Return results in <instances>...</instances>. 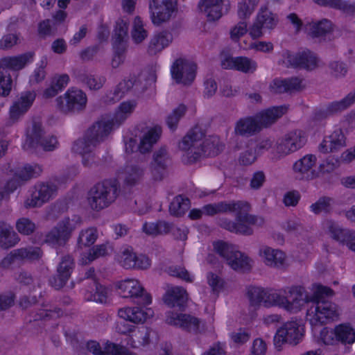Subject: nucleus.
I'll return each mask as SVG.
<instances>
[{
  "label": "nucleus",
  "instance_id": "nucleus-1",
  "mask_svg": "<svg viewBox=\"0 0 355 355\" xmlns=\"http://www.w3.org/2000/svg\"><path fill=\"white\" fill-rule=\"evenodd\" d=\"M136 106L137 103L134 100L121 103L112 118L107 121H98L87 130L83 138L73 142L71 150L82 156L85 166H91L95 163V157L92 152L93 148L107 137L114 128L119 127Z\"/></svg>",
  "mask_w": 355,
  "mask_h": 355
},
{
  "label": "nucleus",
  "instance_id": "nucleus-2",
  "mask_svg": "<svg viewBox=\"0 0 355 355\" xmlns=\"http://www.w3.org/2000/svg\"><path fill=\"white\" fill-rule=\"evenodd\" d=\"M223 145L216 135L205 137V132L200 128H191L179 144V148L184 151L182 162L190 165L198 162L201 157H215L223 150Z\"/></svg>",
  "mask_w": 355,
  "mask_h": 355
},
{
  "label": "nucleus",
  "instance_id": "nucleus-3",
  "mask_svg": "<svg viewBox=\"0 0 355 355\" xmlns=\"http://www.w3.org/2000/svg\"><path fill=\"white\" fill-rule=\"evenodd\" d=\"M250 205L246 201H221L217 203V209L219 213H236V222L230 219H222L220 226L231 232L245 236L252 234L253 230L250 226L256 224L257 217L250 214Z\"/></svg>",
  "mask_w": 355,
  "mask_h": 355
},
{
  "label": "nucleus",
  "instance_id": "nucleus-4",
  "mask_svg": "<svg viewBox=\"0 0 355 355\" xmlns=\"http://www.w3.org/2000/svg\"><path fill=\"white\" fill-rule=\"evenodd\" d=\"M119 184L116 179H105L94 185L88 192V202L92 209L100 211L109 207L116 198Z\"/></svg>",
  "mask_w": 355,
  "mask_h": 355
},
{
  "label": "nucleus",
  "instance_id": "nucleus-5",
  "mask_svg": "<svg viewBox=\"0 0 355 355\" xmlns=\"http://www.w3.org/2000/svg\"><path fill=\"white\" fill-rule=\"evenodd\" d=\"M154 312L151 309L146 307H124L118 311V315L123 319L122 321L116 322V330L118 333L124 335H130L135 330V326L129 324H142L148 318L152 317Z\"/></svg>",
  "mask_w": 355,
  "mask_h": 355
},
{
  "label": "nucleus",
  "instance_id": "nucleus-6",
  "mask_svg": "<svg viewBox=\"0 0 355 355\" xmlns=\"http://www.w3.org/2000/svg\"><path fill=\"white\" fill-rule=\"evenodd\" d=\"M213 248L215 252L223 258L234 270L241 272L251 270L250 259L236 250L232 245L223 240H217L213 242Z\"/></svg>",
  "mask_w": 355,
  "mask_h": 355
},
{
  "label": "nucleus",
  "instance_id": "nucleus-7",
  "mask_svg": "<svg viewBox=\"0 0 355 355\" xmlns=\"http://www.w3.org/2000/svg\"><path fill=\"white\" fill-rule=\"evenodd\" d=\"M338 316L337 306L331 301L311 303L306 311V320L311 327L322 325L334 321Z\"/></svg>",
  "mask_w": 355,
  "mask_h": 355
},
{
  "label": "nucleus",
  "instance_id": "nucleus-8",
  "mask_svg": "<svg viewBox=\"0 0 355 355\" xmlns=\"http://www.w3.org/2000/svg\"><path fill=\"white\" fill-rule=\"evenodd\" d=\"M57 108L62 113L80 112L85 109L87 102L86 94L81 89L71 87L64 96L56 98Z\"/></svg>",
  "mask_w": 355,
  "mask_h": 355
},
{
  "label": "nucleus",
  "instance_id": "nucleus-9",
  "mask_svg": "<svg viewBox=\"0 0 355 355\" xmlns=\"http://www.w3.org/2000/svg\"><path fill=\"white\" fill-rule=\"evenodd\" d=\"M277 306L290 312H297L306 303L311 302L310 295L302 286H292L288 288L286 296L277 293Z\"/></svg>",
  "mask_w": 355,
  "mask_h": 355
},
{
  "label": "nucleus",
  "instance_id": "nucleus-10",
  "mask_svg": "<svg viewBox=\"0 0 355 355\" xmlns=\"http://www.w3.org/2000/svg\"><path fill=\"white\" fill-rule=\"evenodd\" d=\"M128 31V24L126 21L123 19L116 21L112 35L114 53L111 64L113 68H117L124 61Z\"/></svg>",
  "mask_w": 355,
  "mask_h": 355
},
{
  "label": "nucleus",
  "instance_id": "nucleus-11",
  "mask_svg": "<svg viewBox=\"0 0 355 355\" xmlns=\"http://www.w3.org/2000/svg\"><path fill=\"white\" fill-rule=\"evenodd\" d=\"M288 67L312 71L318 66V58L311 51L306 49L298 53L286 51L283 53Z\"/></svg>",
  "mask_w": 355,
  "mask_h": 355
},
{
  "label": "nucleus",
  "instance_id": "nucleus-12",
  "mask_svg": "<svg viewBox=\"0 0 355 355\" xmlns=\"http://www.w3.org/2000/svg\"><path fill=\"white\" fill-rule=\"evenodd\" d=\"M74 229L75 225L71 223L69 217H64L46 234L44 241L53 246H64L71 238Z\"/></svg>",
  "mask_w": 355,
  "mask_h": 355
},
{
  "label": "nucleus",
  "instance_id": "nucleus-13",
  "mask_svg": "<svg viewBox=\"0 0 355 355\" xmlns=\"http://www.w3.org/2000/svg\"><path fill=\"white\" fill-rule=\"evenodd\" d=\"M246 295L250 306L254 309H258L262 304L267 308L277 306V293L269 289L251 285L247 287Z\"/></svg>",
  "mask_w": 355,
  "mask_h": 355
},
{
  "label": "nucleus",
  "instance_id": "nucleus-14",
  "mask_svg": "<svg viewBox=\"0 0 355 355\" xmlns=\"http://www.w3.org/2000/svg\"><path fill=\"white\" fill-rule=\"evenodd\" d=\"M197 65L183 58L175 60L171 69L173 78L178 84L191 85L196 76Z\"/></svg>",
  "mask_w": 355,
  "mask_h": 355
},
{
  "label": "nucleus",
  "instance_id": "nucleus-15",
  "mask_svg": "<svg viewBox=\"0 0 355 355\" xmlns=\"http://www.w3.org/2000/svg\"><path fill=\"white\" fill-rule=\"evenodd\" d=\"M302 336L299 324L296 321H288L277 330L274 336V344L279 349L284 343L297 345Z\"/></svg>",
  "mask_w": 355,
  "mask_h": 355
},
{
  "label": "nucleus",
  "instance_id": "nucleus-16",
  "mask_svg": "<svg viewBox=\"0 0 355 355\" xmlns=\"http://www.w3.org/2000/svg\"><path fill=\"white\" fill-rule=\"evenodd\" d=\"M355 103V90L349 92L346 96L338 101H333L327 105L316 107L313 113L314 121H321L329 116L341 112Z\"/></svg>",
  "mask_w": 355,
  "mask_h": 355
},
{
  "label": "nucleus",
  "instance_id": "nucleus-17",
  "mask_svg": "<svg viewBox=\"0 0 355 355\" xmlns=\"http://www.w3.org/2000/svg\"><path fill=\"white\" fill-rule=\"evenodd\" d=\"M176 0H150L149 10L153 23L160 25L168 20L176 10Z\"/></svg>",
  "mask_w": 355,
  "mask_h": 355
},
{
  "label": "nucleus",
  "instance_id": "nucleus-18",
  "mask_svg": "<svg viewBox=\"0 0 355 355\" xmlns=\"http://www.w3.org/2000/svg\"><path fill=\"white\" fill-rule=\"evenodd\" d=\"M75 267L74 259L69 254L62 257L57 268V274L49 279L52 287L59 290L64 287L71 275Z\"/></svg>",
  "mask_w": 355,
  "mask_h": 355
},
{
  "label": "nucleus",
  "instance_id": "nucleus-19",
  "mask_svg": "<svg viewBox=\"0 0 355 355\" xmlns=\"http://www.w3.org/2000/svg\"><path fill=\"white\" fill-rule=\"evenodd\" d=\"M119 288L123 291V297H135L144 306L152 303V297L147 293L137 279H125L119 283Z\"/></svg>",
  "mask_w": 355,
  "mask_h": 355
},
{
  "label": "nucleus",
  "instance_id": "nucleus-20",
  "mask_svg": "<svg viewBox=\"0 0 355 355\" xmlns=\"http://www.w3.org/2000/svg\"><path fill=\"white\" fill-rule=\"evenodd\" d=\"M220 65L224 69H232L243 73H253L257 69V62L246 56H226L221 60Z\"/></svg>",
  "mask_w": 355,
  "mask_h": 355
},
{
  "label": "nucleus",
  "instance_id": "nucleus-21",
  "mask_svg": "<svg viewBox=\"0 0 355 355\" xmlns=\"http://www.w3.org/2000/svg\"><path fill=\"white\" fill-rule=\"evenodd\" d=\"M306 136L304 131L295 130L287 133L277 146L279 153L288 155L301 148L306 142Z\"/></svg>",
  "mask_w": 355,
  "mask_h": 355
},
{
  "label": "nucleus",
  "instance_id": "nucleus-22",
  "mask_svg": "<svg viewBox=\"0 0 355 355\" xmlns=\"http://www.w3.org/2000/svg\"><path fill=\"white\" fill-rule=\"evenodd\" d=\"M166 322L188 332L197 333L199 330L200 320L189 314L170 311L166 315Z\"/></svg>",
  "mask_w": 355,
  "mask_h": 355
},
{
  "label": "nucleus",
  "instance_id": "nucleus-23",
  "mask_svg": "<svg viewBox=\"0 0 355 355\" xmlns=\"http://www.w3.org/2000/svg\"><path fill=\"white\" fill-rule=\"evenodd\" d=\"M35 191L31 195V199L26 201L27 207H35L41 206L43 203L49 200L56 192L57 187L53 183L42 182L35 186Z\"/></svg>",
  "mask_w": 355,
  "mask_h": 355
},
{
  "label": "nucleus",
  "instance_id": "nucleus-24",
  "mask_svg": "<svg viewBox=\"0 0 355 355\" xmlns=\"http://www.w3.org/2000/svg\"><path fill=\"white\" fill-rule=\"evenodd\" d=\"M288 110V106L282 105L268 107L254 114L261 130L273 124L278 119L285 114Z\"/></svg>",
  "mask_w": 355,
  "mask_h": 355
},
{
  "label": "nucleus",
  "instance_id": "nucleus-25",
  "mask_svg": "<svg viewBox=\"0 0 355 355\" xmlns=\"http://www.w3.org/2000/svg\"><path fill=\"white\" fill-rule=\"evenodd\" d=\"M171 162L170 156L165 146L160 147L154 152L151 169L154 180H162Z\"/></svg>",
  "mask_w": 355,
  "mask_h": 355
},
{
  "label": "nucleus",
  "instance_id": "nucleus-26",
  "mask_svg": "<svg viewBox=\"0 0 355 355\" xmlns=\"http://www.w3.org/2000/svg\"><path fill=\"white\" fill-rule=\"evenodd\" d=\"M36 97L34 92L27 91L21 94L20 98L15 101L9 110L10 119L15 121L24 114L31 107Z\"/></svg>",
  "mask_w": 355,
  "mask_h": 355
},
{
  "label": "nucleus",
  "instance_id": "nucleus-27",
  "mask_svg": "<svg viewBox=\"0 0 355 355\" xmlns=\"http://www.w3.org/2000/svg\"><path fill=\"white\" fill-rule=\"evenodd\" d=\"M163 300L168 307H178L180 311H183L187 306L188 293L182 286H173L166 292Z\"/></svg>",
  "mask_w": 355,
  "mask_h": 355
},
{
  "label": "nucleus",
  "instance_id": "nucleus-28",
  "mask_svg": "<svg viewBox=\"0 0 355 355\" xmlns=\"http://www.w3.org/2000/svg\"><path fill=\"white\" fill-rule=\"evenodd\" d=\"M33 56L34 53L29 51L18 55L3 57L0 59V68L4 71L6 69L19 71L32 62Z\"/></svg>",
  "mask_w": 355,
  "mask_h": 355
},
{
  "label": "nucleus",
  "instance_id": "nucleus-29",
  "mask_svg": "<svg viewBox=\"0 0 355 355\" xmlns=\"http://www.w3.org/2000/svg\"><path fill=\"white\" fill-rule=\"evenodd\" d=\"M302 88V79L295 76L288 78H275L270 84L271 91L275 94L298 92Z\"/></svg>",
  "mask_w": 355,
  "mask_h": 355
},
{
  "label": "nucleus",
  "instance_id": "nucleus-30",
  "mask_svg": "<svg viewBox=\"0 0 355 355\" xmlns=\"http://www.w3.org/2000/svg\"><path fill=\"white\" fill-rule=\"evenodd\" d=\"M275 26V22L272 14L266 10H261L258 13L256 20L250 26L249 33L252 38L260 37L263 33V28L272 29Z\"/></svg>",
  "mask_w": 355,
  "mask_h": 355
},
{
  "label": "nucleus",
  "instance_id": "nucleus-31",
  "mask_svg": "<svg viewBox=\"0 0 355 355\" xmlns=\"http://www.w3.org/2000/svg\"><path fill=\"white\" fill-rule=\"evenodd\" d=\"M261 131V128L254 115L240 118L234 126L235 134L244 137H252Z\"/></svg>",
  "mask_w": 355,
  "mask_h": 355
},
{
  "label": "nucleus",
  "instance_id": "nucleus-32",
  "mask_svg": "<svg viewBox=\"0 0 355 355\" xmlns=\"http://www.w3.org/2000/svg\"><path fill=\"white\" fill-rule=\"evenodd\" d=\"M329 231L334 240L355 252V231L343 229L335 223L329 225Z\"/></svg>",
  "mask_w": 355,
  "mask_h": 355
},
{
  "label": "nucleus",
  "instance_id": "nucleus-33",
  "mask_svg": "<svg viewBox=\"0 0 355 355\" xmlns=\"http://www.w3.org/2000/svg\"><path fill=\"white\" fill-rule=\"evenodd\" d=\"M86 347L94 355H124L126 349L121 345L107 341L102 350L99 343L92 340L87 342Z\"/></svg>",
  "mask_w": 355,
  "mask_h": 355
},
{
  "label": "nucleus",
  "instance_id": "nucleus-34",
  "mask_svg": "<svg viewBox=\"0 0 355 355\" xmlns=\"http://www.w3.org/2000/svg\"><path fill=\"white\" fill-rule=\"evenodd\" d=\"M345 136L340 128H336L327 137H325L319 146V150L322 153L333 152L345 145Z\"/></svg>",
  "mask_w": 355,
  "mask_h": 355
},
{
  "label": "nucleus",
  "instance_id": "nucleus-35",
  "mask_svg": "<svg viewBox=\"0 0 355 355\" xmlns=\"http://www.w3.org/2000/svg\"><path fill=\"white\" fill-rule=\"evenodd\" d=\"M259 256L268 266L282 268L284 266L286 254L279 250L272 249L268 246H263L259 250Z\"/></svg>",
  "mask_w": 355,
  "mask_h": 355
},
{
  "label": "nucleus",
  "instance_id": "nucleus-36",
  "mask_svg": "<svg viewBox=\"0 0 355 355\" xmlns=\"http://www.w3.org/2000/svg\"><path fill=\"white\" fill-rule=\"evenodd\" d=\"M173 37L167 31H162L153 35L148 46V53L155 55L167 47L172 42Z\"/></svg>",
  "mask_w": 355,
  "mask_h": 355
},
{
  "label": "nucleus",
  "instance_id": "nucleus-37",
  "mask_svg": "<svg viewBox=\"0 0 355 355\" xmlns=\"http://www.w3.org/2000/svg\"><path fill=\"white\" fill-rule=\"evenodd\" d=\"M162 132V128L159 125L150 128L141 138L139 144L137 146L138 150L141 154L150 152L153 146L159 139Z\"/></svg>",
  "mask_w": 355,
  "mask_h": 355
},
{
  "label": "nucleus",
  "instance_id": "nucleus-38",
  "mask_svg": "<svg viewBox=\"0 0 355 355\" xmlns=\"http://www.w3.org/2000/svg\"><path fill=\"white\" fill-rule=\"evenodd\" d=\"M223 0H200L198 8L207 14L209 21H215L222 17V6Z\"/></svg>",
  "mask_w": 355,
  "mask_h": 355
},
{
  "label": "nucleus",
  "instance_id": "nucleus-39",
  "mask_svg": "<svg viewBox=\"0 0 355 355\" xmlns=\"http://www.w3.org/2000/svg\"><path fill=\"white\" fill-rule=\"evenodd\" d=\"M304 26L306 30L309 27L308 34L313 38L325 37L334 31V24L327 19H322L315 22H308Z\"/></svg>",
  "mask_w": 355,
  "mask_h": 355
},
{
  "label": "nucleus",
  "instance_id": "nucleus-40",
  "mask_svg": "<svg viewBox=\"0 0 355 355\" xmlns=\"http://www.w3.org/2000/svg\"><path fill=\"white\" fill-rule=\"evenodd\" d=\"M313 1L319 6L338 10L347 16L355 15V1L348 0H313Z\"/></svg>",
  "mask_w": 355,
  "mask_h": 355
},
{
  "label": "nucleus",
  "instance_id": "nucleus-41",
  "mask_svg": "<svg viewBox=\"0 0 355 355\" xmlns=\"http://www.w3.org/2000/svg\"><path fill=\"white\" fill-rule=\"evenodd\" d=\"M135 82V77L128 80L124 79L116 86L113 92L110 91L106 94L105 101L108 103L118 102L134 86Z\"/></svg>",
  "mask_w": 355,
  "mask_h": 355
},
{
  "label": "nucleus",
  "instance_id": "nucleus-42",
  "mask_svg": "<svg viewBox=\"0 0 355 355\" xmlns=\"http://www.w3.org/2000/svg\"><path fill=\"white\" fill-rule=\"evenodd\" d=\"M19 241L18 234L12 230L11 226L0 220V247L8 249Z\"/></svg>",
  "mask_w": 355,
  "mask_h": 355
},
{
  "label": "nucleus",
  "instance_id": "nucleus-43",
  "mask_svg": "<svg viewBox=\"0 0 355 355\" xmlns=\"http://www.w3.org/2000/svg\"><path fill=\"white\" fill-rule=\"evenodd\" d=\"M77 80L86 85L90 89L98 90L101 89L105 82L104 76L95 77L87 74L85 69H80L75 72Z\"/></svg>",
  "mask_w": 355,
  "mask_h": 355
},
{
  "label": "nucleus",
  "instance_id": "nucleus-44",
  "mask_svg": "<svg viewBox=\"0 0 355 355\" xmlns=\"http://www.w3.org/2000/svg\"><path fill=\"white\" fill-rule=\"evenodd\" d=\"M190 200L183 196H175L169 205V212L172 216L180 217L184 216L190 207Z\"/></svg>",
  "mask_w": 355,
  "mask_h": 355
},
{
  "label": "nucleus",
  "instance_id": "nucleus-45",
  "mask_svg": "<svg viewBox=\"0 0 355 355\" xmlns=\"http://www.w3.org/2000/svg\"><path fill=\"white\" fill-rule=\"evenodd\" d=\"M42 135L43 129L42 125L38 123H34L31 134L27 135L26 141L23 145V148L26 150H31L37 148L43 137Z\"/></svg>",
  "mask_w": 355,
  "mask_h": 355
},
{
  "label": "nucleus",
  "instance_id": "nucleus-46",
  "mask_svg": "<svg viewBox=\"0 0 355 355\" xmlns=\"http://www.w3.org/2000/svg\"><path fill=\"white\" fill-rule=\"evenodd\" d=\"M143 232L148 235L168 234L171 230V223L159 220L156 223L145 222L142 226Z\"/></svg>",
  "mask_w": 355,
  "mask_h": 355
},
{
  "label": "nucleus",
  "instance_id": "nucleus-47",
  "mask_svg": "<svg viewBox=\"0 0 355 355\" xmlns=\"http://www.w3.org/2000/svg\"><path fill=\"white\" fill-rule=\"evenodd\" d=\"M42 171L41 166L34 164H26L15 172V177L23 182L38 177Z\"/></svg>",
  "mask_w": 355,
  "mask_h": 355
},
{
  "label": "nucleus",
  "instance_id": "nucleus-48",
  "mask_svg": "<svg viewBox=\"0 0 355 355\" xmlns=\"http://www.w3.org/2000/svg\"><path fill=\"white\" fill-rule=\"evenodd\" d=\"M338 343L352 344L355 342V330L349 324H340L335 327Z\"/></svg>",
  "mask_w": 355,
  "mask_h": 355
},
{
  "label": "nucleus",
  "instance_id": "nucleus-49",
  "mask_svg": "<svg viewBox=\"0 0 355 355\" xmlns=\"http://www.w3.org/2000/svg\"><path fill=\"white\" fill-rule=\"evenodd\" d=\"M93 287H94V292L90 291L88 293V295L87 294L85 295L87 300L100 304L107 303L108 298V288L99 284L98 281L95 280H94Z\"/></svg>",
  "mask_w": 355,
  "mask_h": 355
},
{
  "label": "nucleus",
  "instance_id": "nucleus-50",
  "mask_svg": "<svg viewBox=\"0 0 355 355\" xmlns=\"http://www.w3.org/2000/svg\"><path fill=\"white\" fill-rule=\"evenodd\" d=\"M125 184L127 186L135 185L144 175V168L137 164L127 165L125 168Z\"/></svg>",
  "mask_w": 355,
  "mask_h": 355
},
{
  "label": "nucleus",
  "instance_id": "nucleus-51",
  "mask_svg": "<svg viewBox=\"0 0 355 355\" xmlns=\"http://www.w3.org/2000/svg\"><path fill=\"white\" fill-rule=\"evenodd\" d=\"M19 261H37L43 254V252L40 247L29 246L27 248H21L17 249Z\"/></svg>",
  "mask_w": 355,
  "mask_h": 355
},
{
  "label": "nucleus",
  "instance_id": "nucleus-52",
  "mask_svg": "<svg viewBox=\"0 0 355 355\" xmlns=\"http://www.w3.org/2000/svg\"><path fill=\"white\" fill-rule=\"evenodd\" d=\"M317 158L315 155L309 154L296 161L293 164V170L295 172L305 173L309 171L315 164Z\"/></svg>",
  "mask_w": 355,
  "mask_h": 355
},
{
  "label": "nucleus",
  "instance_id": "nucleus-53",
  "mask_svg": "<svg viewBox=\"0 0 355 355\" xmlns=\"http://www.w3.org/2000/svg\"><path fill=\"white\" fill-rule=\"evenodd\" d=\"M166 271L170 276L179 278L186 282L191 283L194 280V276L182 266H169Z\"/></svg>",
  "mask_w": 355,
  "mask_h": 355
},
{
  "label": "nucleus",
  "instance_id": "nucleus-54",
  "mask_svg": "<svg viewBox=\"0 0 355 355\" xmlns=\"http://www.w3.org/2000/svg\"><path fill=\"white\" fill-rule=\"evenodd\" d=\"M186 111L187 106L181 103L167 116L166 124L171 131H175L177 129L179 121L184 115Z\"/></svg>",
  "mask_w": 355,
  "mask_h": 355
},
{
  "label": "nucleus",
  "instance_id": "nucleus-55",
  "mask_svg": "<svg viewBox=\"0 0 355 355\" xmlns=\"http://www.w3.org/2000/svg\"><path fill=\"white\" fill-rule=\"evenodd\" d=\"M334 295V290L327 286L317 284L315 286L313 293L310 295L311 303H318L320 301H327L326 297H332Z\"/></svg>",
  "mask_w": 355,
  "mask_h": 355
},
{
  "label": "nucleus",
  "instance_id": "nucleus-56",
  "mask_svg": "<svg viewBox=\"0 0 355 355\" xmlns=\"http://www.w3.org/2000/svg\"><path fill=\"white\" fill-rule=\"evenodd\" d=\"M98 238V232L95 227H89L81 230L78 238L79 245L90 246L93 245Z\"/></svg>",
  "mask_w": 355,
  "mask_h": 355
},
{
  "label": "nucleus",
  "instance_id": "nucleus-57",
  "mask_svg": "<svg viewBox=\"0 0 355 355\" xmlns=\"http://www.w3.org/2000/svg\"><path fill=\"white\" fill-rule=\"evenodd\" d=\"M333 199L327 196L320 197L315 202L313 203L309 209L315 214L321 212L329 214L331 211V202Z\"/></svg>",
  "mask_w": 355,
  "mask_h": 355
},
{
  "label": "nucleus",
  "instance_id": "nucleus-58",
  "mask_svg": "<svg viewBox=\"0 0 355 355\" xmlns=\"http://www.w3.org/2000/svg\"><path fill=\"white\" fill-rule=\"evenodd\" d=\"M147 37V32L144 28L143 21L140 17L137 16L134 19V25L132 31V37L136 44L143 42Z\"/></svg>",
  "mask_w": 355,
  "mask_h": 355
},
{
  "label": "nucleus",
  "instance_id": "nucleus-59",
  "mask_svg": "<svg viewBox=\"0 0 355 355\" xmlns=\"http://www.w3.org/2000/svg\"><path fill=\"white\" fill-rule=\"evenodd\" d=\"M259 0H242L239 3L238 15L241 19L248 18L254 10Z\"/></svg>",
  "mask_w": 355,
  "mask_h": 355
},
{
  "label": "nucleus",
  "instance_id": "nucleus-60",
  "mask_svg": "<svg viewBox=\"0 0 355 355\" xmlns=\"http://www.w3.org/2000/svg\"><path fill=\"white\" fill-rule=\"evenodd\" d=\"M12 79L10 73H7L0 68V96H9L12 90Z\"/></svg>",
  "mask_w": 355,
  "mask_h": 355
},
{
  "label": "nucleus",
  "instance_id": "nucleus-61",
  "mask_svg": "<svg viewBox=\"0 0 355 355\" xmlns=\"http://www.w3.org/2000/svg\"><path fill=\"white\" fill-rule=\"evenodd\" d=\"M16 229L21 234L28 236L35 232L36 226L31 220L23 217L17 220Z\"/></svg>",
  "mask_w": 355,
  "mask_h": 355
},
{
  "label": "nucleus",
  "instance_id": "nucleus-62",
  "mask_svg": "<svg viewBox=\"0 0 355 355\" xmlns=\"http://www.w3.org/2000/svg\"><path fill=\"white\" fill-rule=\"evenodd\" d=\"M135 259H136V254L133 252L132 248L131 247L126 248L120 256V265L125 269H131L135 266Z\"/></svg>",
  "mask_w": 355,
  "mask_h": 355
},
{
  "label": "nucleus",
  "instance_id": "nucleus-63",
  "mask_svg": "<svg viewBox=\"0 0 355 355\" xmlns=\"http://www.w3.org/2000/svg\"><path fill=\"white\" fill-rule=\"evenodd\" d=\"M107 254V248L105 244L96 245L89 249L87 255L85 256V263H90L100 257H105Z\"/></svg>",
  "mask_w": 355,
  "mask_h": 355
},
{
  "label": "nucleus",
  "instance_id": "nucleus-64",
  "mask_svg": "<svg viewBox=\"0 0 355 355\" xmlns=\"http://www.w3.org/2000/svg\"><path fill=\"white\" fill-rule=\"evenodd\" d=\"M320 340L325 345H334L338 343L336 329L323 327L320 333Z\"/></svg>",
  "mask_w": 355,
  "mask_h": 355
}]
</instances>
